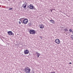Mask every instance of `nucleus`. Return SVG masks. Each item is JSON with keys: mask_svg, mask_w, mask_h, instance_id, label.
<instances>
[{"mask_svg": "<svg viewBox=\"0 0 73 73\" xmlns=\"http://www.w3.org/2000/svg\"><path fill=\"white\" fill-rule=\"evenodd\" d=\"M36 56L37 58L39 57V56H40V53L38 52H36Z\"/></svg>", "mask_w": 73, "mask_h": 73, "instance_id": "obj_10", "label": "nucleus"}, {"mask_svg": "<svg viewBox=\"0 0 73 73\" xmlns=\"http://www.w3.org/2000/svg\"><path fill=\"white\" fill-rule=\"evenodd\" d=\"M64 31H65V32L66 31H68V29L67 27L65 28L64 29Z\"/></svg>", "mask_w": 73, "mask_h": 73, "instance_id": "obj_13", "label": "nucleus"}, {"mask_svg": "<svg viewBox=\"0 0 73 73\" xmlns=\"http://www.w3.org/2000/svg\"><path fill=\"white\" fill-rule=\"evenodd\" d=\"M7 33L9 36H12V35H14V34L13 33L12 31H9L7 32Z\"/></svg>", "mask_w": 73, "mask_h": 73, "instance_id": "obj_4", "label": "nucleus"}, {"mask_svg": "<svg viewBox=\"0 0 73 73\" xmlns=\"http://www.w3.org/2000/svg\"><path fill=\"white\" fill-rule=\"evenodd\" d=\"M71 38H72V40H73V35H72L71 36Z\"/></svg>", "mask_w": 73, "mask_h": 73, "instance_id": "obj_16", "label": "nucleus"}, {"mask_svg": "<svg viewBox=\"0 0 73 73\" xmlns=\"http://www.w3.org/2000/svg\"><path fill=\"white\" fill-rule=\"evenodd\" d=\"M50 23H52V24H54V23H55V22L52 20H50Z\"/></svg>", "mask_w": 73, "mask_h": 73, "instance_id": "obj_12", "label": "nucleus"}, {"mask_svg": "<svg viewBox=\"0 0 73 73\" xmlns=\"http://www.w3.org/2000/svg\"><path fill=\"white\" fill-rule=\"evenodd\" d=\"M9 10H12V8H10L9 9Z\"/></svg>", "mask_w": 73, "mask_h": 73, "instance_id": "obj_17", "label": "nucleus"}, {"mask_svg": "<svg viewBox=\"0 0 73 73\" xmlns=\"http://www.w3.org/2000/svg\"><path fill=\"white\" fill-rule=\"evenodd\" d=\"M39 38H42V37L41 36H39Z\"/></svg>", "mask_w": 73, "mask_h": 73, "instance_id": "obj_15", "label": "nucleus"}, {"mask_svg": "<svg viewBox=\"0 0 73 73\" xmlns=\"http://www.w3.org/2000/svg\"><path fill=\"white\" fill-rule=\"evenodd\" d=\"M55 42L56 44H59L60 43V40L58 39H57L55 40Z\"/></svg>", "mask_w": 73, "mask_h": 73, "instance_id": "obj_6", "label": "nucleus"}, {"mask_svg": "<svg viewBox=\"0 0 73 73\" xmlns=\"http://www.w3.org/2000/svg\"><path fill=\"white\" fill-rule=\"evenodd\" d=\"M29 25V26H30V25Z\"/></svg>", "mask_w": 73, "mask_h": 73, "instance_id": "obj_21", "label": "nucleus"}, {"mask_svg": "<svg viewBox=\"0 0 73 73\" xmlns=\"http://www.w3.org/2000/svg\"><path fill=\"white\" fill-rule=\"evenodd\" d=\"M40 29H43L44 28V26H43L42 25H40Z\"/></svg>", "mask_w": 73, "mask_h": 73, "instance_id": "obj_11", "label": "nucleus"}, {"mask_svg": "<svg viewBox=\"0 0 73 73\" xmlns=\"http://www.w3.org/2000/svg\"><path fill=\"white\" fill-rule=\"evenodd\" d=\"M28 7L29 9H34V10H35L36 9V8L33 6V5L31 4L30 5L28 6Z\"/></svg>", "mask_w": 73, "mask_h": 73, "instance_id": "obj_2", "label": "nucleus"}, {"mask_svg": "<svg viewBox=\"0 0 73 73\" xmlns=\"http://www.w3.org/2000/svg\"><path fill=\"white\" fill-rule=\"evenodd\" d=\"M51 12H52V10H51Z\"/></svg>", "mask_w": 73, "mask_h": 73, "instance_id": "obj_20", "label": "nucleus"}, {"mask_svg": "<svg viewBox=\"0 0 73 73\" xmlns=\"http://www.w3.org/2000/svg\"><path fill=\"white\" fill-rule=\"evenodd\" d=\"M24 19H25V18H21L19 19V20H20V21H21L22 24H23V20H24Z\"/></svg>", "mask_w": 73, "mask_h": 73, "instance_id": "obj_9", "label": "nucleus"}, {"mask_svg": "<svg viewBox=\"0 0 73 73\" xmlns=\"http://www.w3.org/2000/svg\"><path fill=\"white\" fill-rule=\"evenodd\" d=\"M8 0V1H9V0Z\"/></svg>", "mask_w": 73, "mask_h": 73, "instance_id": "obj_22", "label": "nucleus"}, {"mask_svg": "<svg viewBox=\"0 0 73 73\" xmlns=\"http://www.w3.org/2000/svg\"><path fill=\"white\" fill-rule=\"evenodd\" d=\"M25 71L26 73H31V69L29 67L25 68Z\"/></svg>", "mask_w": 73, "mask_h": 73, "instance_id": "obj_1", "label": "nucleus"}, {"mask_svg": "<svg viewBox=\"0 0 73 73\" xmlns=\"http://www.w3.org/2000/svg\"><path fill=\"white\" fill-rule=\"evenodd\" d=\"M69 64H72V63L71 62H70L69 63Z\"/></svg>", "mask_w": 73, "mask_h": 73, "instance_id": "obj_19", "label": "nucleus"}, {"mask_svg": "<svg viewBox=\"0 0 73 73\" xmlns=\"http://www.w3.org/2000/svg\"><path fill=\"white\" fill-rule=\"evenodd\" d=\"M29 50H24V53L25 54H27L29 53Z\"/></svg>", "mask_w": 73, "mask_h": 73, "instance_id": "obj_7", "label": "nucleus"}, {"mask_svg": "<svg viewBox=\"0 0 73 73\" xmlns=\"http://www.w3.org/2000/svg\"><path fill=\"white\" fill-rule=\"evenodd\" d=\"M19 24H21V22L20 21H19Z\"/></svg>", "mask_w": 73, "mask_h": 73, "instance_id": "obj_18", "label": "nucleus"}, {"mask_svg": "<svg viewBox=\"0 0 73 73\" xmlns=\"http://www.w3.org/2000/svg\"><path fill=\"white\" fill-rule=\"evenodd\" d=\"M29 32L30 34H32V35H35L36 34V31L30 29L29 31Z\"/></svg>", "mask_w": 73, "mask_h": 73, "instance_id": "obj_3", "label": "nucleus"}, {"mask_svg": "<svg viewBox=\"0 0 73 73\" xmlns=\"http://www.w3.org/2000/svg\"><path fill=\"white\" fill-rule=\"evenodd\" d=\"M69 31L70 33H72V29H69Z\"/></svg>", "mask_w": 73, "mask_h": 73, "instance_id": "obj_14", "label": "nucleus"}, {"mask_svg": "<svg viewBox=\"0 0 73 73\" xmlns=\"http://www.w3.org/2000/svg\"><path fill=\"white\" fill-rule=\"evenodd\" d=\"M28 20L27 19H25L23 20V23L24 24H26L28 23Z\"/></svg>", "mask_w": 73, "mask_h": 73, "instance_id": "obj_5", "label": "nucleus"}, {"mask_svg": "<svg viewBox=\"0 0 73 73\" xmlns=\"http://www.w3.org/2000/svg\"><path fill=\"white\" fill-rule=\"evenodd\" d=\"M27 3L26 2H25L22 5V7L23 8H26V7H27Z\"/></svg>", "mask_w": 73, "mask_h": 73, "instance_id": "obj_8", "label": "nucleus"}]
</instances>
